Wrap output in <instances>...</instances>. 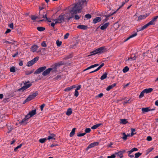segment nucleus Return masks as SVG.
Returning <instances> with one entry per match:
<instances>
[{"instance_id":"obj_30","label":"nucleus","mask_w":158,"mask_h":158,"mask_svg":"<svg viewBox=\"0 0 158 158\" xmlns=\"http://www.w3.org/2000/svg\"><path fill=\"white\" fill-rule=\"evenodd\" d=\"M55 136L56 135L55 134H51L50 136H48L47 139L48 140H50L52 139H55V138H54V137H55Z\"/></svg>"},{"instance_id":"obj_34","label":"nucleus","mask_w":158,"mask_h":158,"mask_svg":"<svg viewBox=\"0 0 158 158\" xmlns=\"http://www.w3.org/2000/svg\"><path fill=\"white\" fill-rule=\"evenodd\" d=\"M64 64V62L61 61H60L59 62H58L57 63L55 64V65H56V66L57 67L58 66L63 65Z\"/></svg>"},{"instance_id":"obj_57","label":"nucleus","mask_w":158,"mask_h":158,"mask_svg":"<svg viewBox=\"0 0 158 158\" xmlns=\"http://www.w3.org/2000/svg\"><path fill=\"white\" fill-rule=\"evenodd\" d=\"M41 46L43 47H45L47 46V45L45 42L44 41L42 42L41 44Z\"/></svg>"},{"instance_id":"obj_14","label":"nucleus","mask_w":158,"mask_h":158,"mask_svg":"<svg viewBox=\"0 0 158 158\" xmlns=\"http://www.w3.org/2000/svg\"><path fill=\"white\" fill-rule=\"evenodd\" d=\"M102 20V18L101 17H98L95 18L93 20V23H97L100 22Z\"/></svg>"},{"instance_id":"obj_7","label":"nucleus","mask_w":158,"mask_h":158,"mask_svg":"<svg viewBox=\"0 0 158 158\" xmlns=\"http://www.w3.org/2000/svg\"><path fill=\"white\" fill-rule=\"evenodd\" d=\"M38 94V93L37 92L33 93L32 94L28 96V97L27 98V99H28L29 101H30L31 100L34 99L37 96Z\"/></svg>"},{"instance_id":"obj_38","label":"nucleus","mask_w":158,"mask_h":158,"mask_svg":"<svg viewBox=\"0 0 158 158\" xmlns=\"http://www.w3.org/2000/svg\"><path fill=\"white\" fill-rule=\"evenodd\" d=\"M47 140L46 138L41 139H39V142L42 143H44L46 140Z\"/></svg>"},{"instance_id":"obj_59","label":"nucleus","mask_w":158,"mask_h":158,"mask_svg":"<svg viewBox=\"0 0 158 158\" xmlns=\"http://www.w3.org/2000/svg\"><path fill=\"white\" fill-rule=\"evenodd\" d=\"M81 16H79L77 15H75L74 16L75 19L76 20H78L80 18Z\"/></svg>"},{"instance_id":"obj_36","label":"nucleus","mask_w":158,"mask_h":158,"mask_svg":"<svg viewBox=\"0 0 158 158\" xmlns=\"http://www.w3.org/2000/svg\"><path fill=\"white\" fill-rule=\"evenodd\" d=\"M121 123L123 124H125L127 123H128V122L127 121V120L124 119H121Z\"/></svg>"},{"instance_id":"obj_33","label":"nucleus","mask_w":158,"mask_h":158,"mask_svg":"<svg viewBox=\"0 0 158 158\" xmlns=\"http://www.w3.org/2000/svg\"><path fill=\"white\" fill-rule=\"evenodd\" d=\"M34 64V63L33 62V61L32 60H31L28 62L27 64V66L28 67H30L33 64Z\"/></svg>"},{"instance_id":"obj_13","label":"nucleus","mask_w":158,"mask_h":158,"mask_svg":"<svg viewBox=\"0 0 158 158\" xmlns=\"http://www.w3.org/2000/svg\"><path fill=\"white\" fill-rule=\"evenodd\" d=\"M158 18V15L154 17L149 23L151 25H154L156 22Z\"/></svg>"},{"instance_id":"obj_24","label":"nucleus","mask_w":158,"mask_h":158,"mask_svg":"<svg viewBox=\"0 0 158 158\" xmlns=\"http://www.w3.org/2000/svg\"><path fill=\"white\" fill-rule=\"evenodd\" d=\"M72 113V110L71 108H68L66 112V114L68 116L70 115Z\"/></svg>"},{"instance_id":"obj_18","label":"nucleus","mask_w":158,"mask_h":158,"mask_svg":"<svg viewBox=\"0 0 158 158\" xmlns=\"http://www.w3.org/2000/svg\"><path fill=\"white\" fill-rule=\"evenodd\" d=\"M149 15V14H145L143 15H140L138 17V20H141L143 19L146 18Z\"/></svg>"},{"instance_id":"obj_12","label":"nucleus","mask_w":158,"mask_h":158,"mask_svg":"<svg viewBox=\"0 0 158 158\" xmlns=\"http://www.w3.org/2000/svg\"><path fill=\"white\" fill-rule=\"evenodd\" d=\"M155 108L150 109V107H147L146 108H143L142 109V111L143 113L147 112L148 111L154 110Z\"/></svg>"},{"instance_id":"obj_51","label":"nucleus","mask_w":158,"mask_h":158,"mask_svg":"<svg viewBox=\"0 0 158 158\" xmlns=\"http://www.w3.org/2000/svg\"><path fill=\"white\" fill-rule=\"evenodd\" d=\"M63 15H64L63 16H64V18H68V17L70 16V14L69 13H66L65 14L63 13Z\"/></svg>"},{"instance_id":"obj_35","label":"nucleus","mask_w":158,"mask_h":158,"mask_svg":"<svg viewBox=\"0 0 158 158\" xmlns=\"http://www.w3.org/2000/svg\"><path fill=\"white\" fill-rule=\"evenodd\" d=\"M129 68L128 66L125 67L123 69V71L124 73H125L129 70Z\"/></svg>"},{"instance_id":"obj_19","label":"nucleus","mask_w":158,"mask_h":158,"mask_svg":"<svg viewBox=\"0 0 158 158\" xmlns=\"http://www.w3.org/2000/svg\"><path fill=\"white\" fill-rule=\"evenodd\" d=\"M76 85H73L70 87H68L64 89V91H69L72 90L73 88H74L76 87Z\"/></svg>"},{"instance_id":"obj_48","label":"nucleus","mask_w":158,"mask_h":158,"mask_svg":"<svg viewBox=\"0 0 158 158\" xmlns=\"http://www.w3.org/2000/svg\"><path fill=\"white\" fill-rule=\"evenodd\" d=\"M34 69H33L31 71H26L25 72V74L26 75L30 74L33 73Z\"/></svg>"},{"instance_id":"obj_39","label":"nucleus","mask_w":158,"mask_h":158,"mask_svg":"<svg viewBox=\"0 0 158 158\" xmlns=\"http://www.w3.org/2000/svg\"><path fill=\"white\" fill-rule=\"evenodd\" d=\"M73 57V55L72 54H70L68 56H67L65 58H64V59L65 60H66L68 59H69Z\"/></svg>"},{"instance_id":"obj_20","label":"nucleus","mask_w":158,"mask_h":158,"mask_svg":"<svg viewBox=\"0 0 158 158\" xmlns=\"http://www.w3.org/2000/svg\"><path fill=\"white\" fill-rule=\"evenodd\" d=\"M28 113L29 115H30V117H32L36 114V110L35 109L31 111H29Z\"/></svg>"},{"instance_id":"obj_37","label":"nucleus","mask_w":158,"mask_h":158,"mask_svg":"<svg viewBox=\"0 0 158 158\" xmlns=\"http://www.w3.org/2000/svg\"><path fill=\"white\" fill-rule=\"evenodd\" d=\"M117 12V11H115L114 12H113L112 13H110V14L108 15H105V17L106 18H108L111 16H112L113 15L115 14L116 12Z\"/></svg>"},{"instance_id":"obj_32","label":"nucleus","mask_w":158,"mask_h":158,"mask_svg":"<svg viewBox=\"0 0 158 158\" xmlns=\"http://www.w3.org/2000/svg\"><path fill=\"white\" fill-rule=\"evenodd\" d=\"M37 29L39 31H42L45 30V28L41 27H38L37 28Z\"/></svg>"},{"instance_id":"obj_29","label":"nucleus","mask_w":158,"mask_h":158,"mask_svg":"<svg viewBox=\"0 0 158 158\" xmlns=\"http://www.w3.org/2000/svg\"><path fill=\"white\" fill-rule=\"evenodd\" d=\"M107 73H105L103 74L102 76L101 77L100 79L102 80L106 78L107 77Z\"/></svg>"},{"instance_id":"obj_52","label":"nucleus","mask_w":158,"mask_h":158,"mask_svg":"<svg viewBox=\"0 0 158 158\" xmlns=\"http://www.w3.org/2000/svg\"><path fill=\"white\" fill-rule=\"evenodd\" d=\"M86 134V133H77V136L78 137H81V136H84Z\"/></svg>"},{"instance_id":"obj_64","label":"nucleus","mask_w":158,"mask_h":158,"mask_svg":"<svg viewBox=\"0 0 158 158\" xmlns=\"http://www.w3.org/2000/svg\"><path fill=\"white\" fill-rule=\"evenodd\" d=\"M45 104H42L40 106V110L41 111H42L43 109V108L45 106Z\"/></svg>"},{"instance_id":"obj_44","label":"nucleus","mask_w":158,"mask_h":158,"mask_svg":"<svg viewBox=\"0 0 158 158\" xmlns=\"http://www.w3.org/2000/svg\"><path fill=\"white\" fill-rule=\"evenodd\" d=\"M56 44L58 47H60L61 45L62 42L60 41L59 40H57L56 41Z\"/></svg>"},{"instance_id":"obj_3","label":"nucleus","mask_w":158,"mask_h":158,"mask_svg":"<svg viewBox=\"0 0 158 158\" xmlns=\"http://www.w3.org/2000/svg\"><path fill=\"white\" fill-rule=\"evenodd\" d=\"M63 13L60 15L57 19H53V21H56V23H60L63 22H65V20L66 18H64V15H63Z\"/></svg>"},{"instance_id":"obj_58","label":"nucleus","mask_w":158,"mask_h":158,"mask_svg":"<svg viewBox=\"0 0 158 158\" xmlns=\"http://www.w3.org/2000/svg\"><path fill=\"white\" fill-rule=\"evenodd\" d=\"M116 157L115 153L113 154L112 155L110 156H107V158H114Z\"/></svg>"},{"instance_id":"obj_26","label":"nucleus","mask_w":158,"mask_h":158,"mask_svg":"<svg viewBox=\"0 0 158 158\" xmlns=\"http://www.w3.org/2000/svg\"><path fill=\"white\" fill-rule=\"evenodd\" d=\"M102 125V123L97 124H96L93 126L91 127V128L92 129H97V128H98V127H99V126H101Z\"/></svg>"},{"instance_id":"obj_10","label":"nucleus","mask_w":158,"mask_h":158,"mask_svg":"<svg viewBox=\"0 0 158 158\" xmlns=\"http://www.w3.org/2000/svg\"><path fill=\"white\" fill-rule=\"evenodd\" d=\"M39 14V15L38 16V19L44 18L46 19V20L48 19V18L47 16V13H45L44 12L43 13H41L40 12V11Z\"/></svg>"},{"instance_id":"obj_25","label":"nucleus","mask_w":158,"mask_h":158,"mask_svg":"<svg viewBox=\"0 0 158 158\" xmlns=\"http://www.w3.org/2000/svg\"><path fill=\"white\" fill-rule=\"evenodd\" d=\"M76 129V128H74L72 129V131L70 132V135H69V136L70 137H72L73 136V135H74L75 134V133Z\"/></svg>"},{"instance_id":"obj_16","label":"nucleus","mask_w":158,"mask_h":158,"mask_svg":"<svg viewBox=\"0 0 158 158\" xmlns=\"http://www.w3.org/2000/svg\"><path fill=\"white\" fill-rule=\"evenodd\" d=\"M38 46L37 45L34 44L31 47L30 49L33 52H35L37 50Z\"/></svg>"},{"instance_id":"obj_56","label":"nucleus","mask_w":158,"mask_h":158,"mask_svg":"<svg viewBox=\"0 0 158 158\" xmlns=\"http://www.w3.org/2000/svg\"><path fill=\"white\" fill-rule=\"evenodd\" d=\"M69 33H67L65 34V35H64V39H67L69 36Z\"/></svg>"},{"instance_id":"obj_27","label":"nucleus","mask_w":158,"mask_h":158,"mask_svg":"<svg viewBox=\"0 0 158 158\" xmlns=\"http://www.w3.org/2000/svg\"><path fill=\"white\" fill-rule=\"evenodd\" d=\"M115 154L117 155L118 156H119L120 158H122L123 157V154L121 151H118L117 152H115Z\"/></svg>"},{"instance_id":"obj_1","label":"nucleus","mask_w":158,"mask_h":158,"mask_svg":"<svg viewBox=\"0 0 158 158\" xmlns=\"http://www.w3.org/2000/svg\"><path fill=\"white\" fill-rule=\"evenodd\" d=\"M85 4V5H86L87 3L86 0L82 1H79L77 2L76 4H75L74 6L71 8V9L69 10V12L72 15L71 16H69L68 18H66L68 21L70 20V19L73 17V15L74 14H76L78 13L81 12V10L83 8V5Z\"/></svg>"},{"instance_id":"obj_8","label":"nucleus","mask_w":158,"mask_h":158,"mask_svg":"<svg viewBox=\"0 0 158 158\" xmlns=\"http://www.w3.org/2000/svg\"><path fill=\"white\" fill-rule=\"evenodd\" d=\"M138 149L135 148H134L131 150L127 151V152L128 153V156L130 158H133L134 156L133 155H131V154L134 151H137Z\"/></svg>"},{"instance_id":"obj_28","label":"nucleus","mask_w":158,"mask_h":158,"mask_svg":"<svg viewBox=\"0 0 158 158\" xmlns=\"http://www.w3.org/2000/svg\"><path fill=\"white\" fill-rule=\"evenodd\" d=\"M137 35V33H135L131 35H130L125 40V41H126L128 40H129V39H130L131 38H133L136 36Z\"/></svg>"},{"instance_id":"obj_4","label":"nucleus","mask_w":158,"mask_h":158,"mask_svg":"<svg viewBox=\"0 0 158 158\" xmlns=\"http://www.w3.org/2000/svg\"><path fill=\"white\" fill-rule=\"evenodd\" d=\"M29 82V81H27V82H26V81H23V83H24V85L18 89V91H20L22 90H24L30 87L32 85V84L31 83L28 84V83Z\"/></svg>"},{"instance_id":"obj_6","label":"nucleus","mask_w":158,"mask_h":158,"mask_svg":"<svg viewBox=\"0 0 158 158\" xmlns=\"http://www.w3.org/2000/svg\"><path fill=\"white\" fill-rule=\"evenodd\" d=\"M46 68L47 67L45 66L40 67L36 70L34 73V74H37L40 73L41 72H43L46 69Z\"/></svg>"},{"instance_id":"obj_40","label":"nucleus","mask_w":158,"mask_h":158,"mask_svg":"<svg viewBox=\"0 0 158 158\" xmlns=\"http://www.w3.org/2000/svg\"><path fill=\"white\" fill-rule=\"evenodd\" d=\"M31 18L32 20H35L36 19H38V17L34 15H31Z\"/></svg>"},{"instance_id":"obj_49","label":"nucleus","mask_w":158,"mask_h":158,"mask_svg":"<svg viewBox=\"0 0 158 158\" xmlns=\"http://www.w3.org/2000/svg\"><path fill=\"white\" fill-rule=\"evenodd\" d=\"M144 93H145V92H144V90H143V91H142L141 92V93L139 96V98H141L142 97H143L144 95Z\"/></svg>"},{"instance_id":"obj_9","label":"nucleus","mask_w":158,"mask_h":158,"mask_svg":"<svg viewBox=\"0 0 158 158\" xmlns=\"http://www.w3.org/2000/svg\"><path fill=\"white\" fill-rule=\"evenodd\" d=\"M53 69H52L51 68H49L47 69H46L42 73V75L44 76H45L48 74H49L51 70Z\"/></svg>"},{"instance_id":"obj_15","label":"nucleus","mask_w":158,"mask_h":158,"mask_svg":"<svg viewBox=\"0 0 158 158\" xmlns=\"http://www.w3.org/2000/svg\"><path fill=\"white\" fill-rule=\"evenodd\" d=\"M88 28V27L87 26L82 25H79L77 27V28L84 30H86Z\"/></svg>"},{"instance_id":"obj_42","label":"nucleus","mask_w":158,"mask_h":158,"mask_svg":"<svg viewBox=\"0 0 158 158\" xmlns=\"http://www.w3.org/2000/svg\"><path fill=\"white\" fill-rule=\"evenodd\" d=\"M39 58V57L38 56H37L34 58L32 60V61H33V62L34 63V64L38 60Z\"/></svg>"},{"instance_id":"obj_5","label":"nucleus","mask_w":158,"mask_h":158,"mask_svg":"<svg viewBox=\"0 0 158 158\" xmlns=\"http://www.w3.org/2000/svg\"><path fill=\"white\" fill-rule=\"evenodd\" d=\"M31 117H30V115H29V113H28L25 116V118L23 119H22L21 121L19 122V123L23 125H26L27 123V120L28 119Z\"/></svg>"},{"instance_id":"obj_62","label":"nucleus","mask_w":158,"mask_h":158,"mask_svg":"<svg viewBox=\"0 0 158 158\" xmlns=\"http://www.w3.org/2000/svg\"><path fill=\"white\" fill-rule=\"evenodd\" d=\"M55 21V23H52L51 24V26L52 27H53V28H55V25L57 23H56V21Z\"/></svg>"},{"instance_id":"obj_63","label":"nucleus","mask_w":158,"mask_h":158,"mask_svg":"<svg viewBox=\"0 0 158 158\" xmlns=\"http://www.w3.org/2000/svg\"><path fill=\"white\" fill-rule=\"evenodd\" d=\"M152 139V137L150 136H148L147 138V140L148 141H150Z\"/></svg>"},{"instance_id":"obj_61","label":"nucleus","mask_w":158,"mask_h":158,"mask_svg":"<svg viewBox=\"0 0 158 158\" xmlns=\"http://www.w3.org/2000/svg\"><path fill=\"white\" fill-rule=\"evenodd\" d=\"M125 3V2H122V5L120 6H119V7L117 9V10L116 11H117L118 10L120 9L122 6H123L124 5Z\"/></svg>"},{"instance_id":"obj_11","label":"nucleus","mask_w":158,"mask_h":158,"mask_svg":"<svg viewBox=\"0 0 158 158\" xmlns=\"http://www.w3.org/2000/svg\"><path fill=\"white\" fill-rule=\"evenodd\" d=\"M98 142H95L89 144L88 147L86 148V150L87 151L89 149L93 148L96 146H97L98 144Z\"/></svg>"},{"instance_id":"obj_55","label":"nucleus","mask_w":158,"mask_h":158,"mask_svg":"<svg viewBox=\"0 0 158 158\" xmlns=\"http://www.w3.org/2000/svg\"><path fill=\"white\" fill-rule=\"evenodd\" d=\"M91 131V130L90 129V128H86L85 130V133H86H86H89Z\"/></svg>"},{"instance_id":"obj_60","label":"nucleus","mask_w":158,"mask_h":158,"mask_svg":"<svg viewBox=\"0 0 158 158\" xmlns=\"http://www.w3.org/2000/svg\"><path fill=\"white\" fill-rule=\"evenodd\" d=\"M79 95V93L77 90H75V91L74 95L76 97H77Z\"/></svg>"},{"instance_id":"obj_23","label":"nucleus","mask_w":158,"mask_h":158,"mask_svg":"<svg viewBox=\"0 0 158 158\" xmlns=\"http://www.w3.org/2000/svg\"><path fill=\"white\" fill-rule=\"evenodd\" d=\"M116 83H114L111 85L109 86L106 88V90L107 91H109L111 89H112L113 87H115L116 85Z\"/></svg>"},{"instance_id":"obj_21","label":"nucleus","mask_w":158,"mask_h":158,"mask_svg":"<svg viewBox=\"0 0 158 158\" xmlns=\"http://www.w3.org/2000/svg\"><path fill=\"white\" fill-rule=\"evenodd\" d=\"M137 58V56H136V54H135V56L133 57H131L130 58H128V59L126 58V61H129L130 60H136V58Z\"/></svg>"},{"instance_id":"obj_53","label":"nucleus","mask_w":158,"mask_h":158,"mask_svg":"<svg viewBox=\"0 0 158 158\" xmlns=\"http://www.w3.org/2000/svg\"><path fill=\"white\" fill-rule=\"evenodd\" d=\"M151 25L148 22V23L147 24L143 26V29H146L149 26Z\"/></svg>"},{"instance_id":"obj_22","label":"nucleus","mask_w":158,"mask_h":158,"mask_svg":"<svg viewBox=\"0 0 158 158\" xmlns=\"http://www.w3.org/2000/svg\"><path fill=\"white\" fill-rule=\"evenodd\" d=\"M153 89L152 88L145 89L143 90L145 93L148 94L151 93L153 91Z\"/></svg>"},{"instance_id":"obj_45","label":"nucleus","mask_w":158,"mask_h":158,"mask_svg":"<svg viewBox=\"0 0 158 158\" xmlns=\"http://www.w3.org/2000/svg\"><path fill=\"white\" fill-rule=\"evenodd\" d=\"M142 153H140L139 152L136 153L135 154V158H138L142 155Z\"/></svg>"},{"instance_id":"obj_41","label":"nucleus","mask_w":158,"mask_h":158,"mask_svg":"<svg viewBox=\"0 0 158 158\" xmlns=\"http://www.w3.org/2000/svg\"><path fill=\"white\" fill-rule=\"evenodd\" d=\"M15 71V67L14 66L10 68V71L11 72L14 73Z\"/></svg>"},{"instance_id":"obj_43","label":"nucleus","mask_w":158,"mask_h":158,"mask_svg":"<svg viewBox=\"0 0 158 158\" xmlns=\"http://www.w3.org/2000/svg\"><path fill=\"white\" fill-rule=\"evenodd\" d=\"M122 134H123V136L122 137V138L124 140H126L127 139V135H126V134L124 132L122 133Z\"/></svg>"},{"instance_id":"obj_50","label":"nucleus","mask_w":158,"mask_h":158,"mask_svg":"<svg viewBox=\"0 0 158 158\" xmlns=\"http://www.w3.org/2000/svg\"><path fill=\"white\" fill-rule=\"evenodd\" d=\"M85 17L87 19H90L91 18L92 16L91 15L88 14L85 15Z\"/></svg>"},{"instance_id":"obj_47","label":"nucleus","mask_w":158,"mask_h":158,"mask_svg":"<svg viewBox=\"0 0 158 158\" xmlns=\"http://www.w3.org/2000/svg\"><path fill=\"white\" fill-rule=\"evenodd\" d=\"M51 68L53 69L51 71L52 73L55 72L57 71L56 70L57 67L56 66V65H55V66H54V67H53L52 68Z\"/></svg>"},{"instance_id":"obj_31","label":"nucleus","mask_w":158,"mask_h":158,"mask_svg":"<svg viewBox=\"0 0 158 158\" xmlns=\"http://www.w3.org/2000/svg\"><path fill=\"white\" fill-rule=\"evenodd\" d=\"M61 78V76L60 75H58L53 78L55 81L60 80Z\"/></svg>"},{"instance_id":"obj_54","label":"nucleus","mask_w":158,"mask_h":158,"mask_svg":"<svg viewBox=\"0 0 158 158\" xmlns=\"http://www.w3.org/2000/svg\"><path fill=\"white\" fill-rule=\"evenodd\" d=\"M153 149L154 148L152 147L148 149L147 151V153L148 154L149 153L151 152L152 150H153Z\"/></svg>"},{"instance_id":"obj_46","label":"nucleus","mask_w":158,"mask_h":158,"mask_svg":"<svg viewBox=\"0 0 158 158\" xmlns=\"http://www.w3.org/2000/svg\"><path fill=\"white\" fill-rule=\"evenodd\" d=\"M22 145H23L21 143V144H20V145H19L17 146V147H16L14 149V151H15V152L17 151V150L18 149L21 148V147H22Z\"/></svg>"},{"instance_id":"obj_2","label":"nucleus","mask_w":158,"mask_h":158,"mask_svg":"<svg viewBox=\"0 0 158 158\" xmlns=\"http://www.w3.org/2000/svg\"><path fill=\"white\" fill-rule=\"evenodd\" d=\"M106 49L105 48V47H102L96 49L90 52L91 55H95L97 54H101L102 53L105 52L106 51ZM89 56H90L89 55Z\"/></svg>"},{"instance_id":"obj_17","label":"nucleus","mask_w":158,"mask_h":158,"mask_svg":"<svg viewBox=\"0 0 158 158\" xmlns=\"http://www.w3.org/2000/svg\"><path fill=\"white\" fill-rule=\"evenodd\" d=\"M109 24L110 23H106L102 26H101L100 27V29L102 30H104L105 29H106V28L109 25Z\"/></svg>"}]
</instances>
